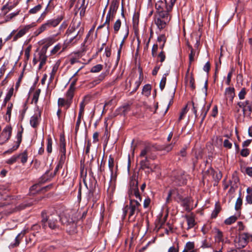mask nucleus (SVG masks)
I'll return each instance as SVG.
<instances>
[{
  "mask_svg": "<svg viewBox=\"0 0 252 252\" xmlns=\"http://www.w3.org/2000/svg\"><path fill=\"white\" fill-rule=\"evenodd\" d=\"M194 244L193 242H189L186 244L185 249L183 252H187V251L194 250Z\"/></svg>",
  "mask_w": 252,
  "mask_h": 252,
  "instance_id": "38",
  "label": "nucleus"
},
{
  "mask_svg": "<svg viewBox=\"0 0 252 252\" xmlns=\"http://www.w3.org/2000/svg\"><path fill=\"white\" fill-rule=\"evenodd\" d=\"M84 32V28L80 21L74 20L68 28L66 34L67 43L74 44L82 37Z\"/></svg>",
  "mask_w": 252,
  "mask_h": 252,
  "instance_id": "1",
  "label": "nucleus"
},
{
  "mask_svg": "<svg viewBox=\"0 0 252 252\" xmlns=\"http://www.w3.org/2000/svg\"><path fill=\"white\" fill-rule=\"evenodd\" d=\"M24 236V234L19 233L15 238V242L14 243H11L10 245V246L11 248H14L15 247L18 246L19 244L21 239L22 238V237Z\"/></svg>",
  "mask_w": 252,
  "mask_h": 252,
  "instance_id": "30",
  "label": "nucleus"
},
{
  "mask_svg": "<svg viewBox=\"0 0 252 252\" xmlns=\"http://www.w3.org/2000/svg\"><path fill=\"white\" fill-rule=\"evenodd\" d=\"M250 154V151L248 149H243L241 151V155L244 157H247Z\"/></svg>",
  "mask_w": 252,
  "mask_h": 252,
  "instance_id": "62",
  "label": "nucleus"
},
{
  "mask_svg": "<svg viewBox=\"0 0 252 252\" xmlns=\"http://www.w3.org/2000/svg\"><path fill=\"white\" fill-rule=\"evenodd\" d=\"M171 16L169 13H160L155 15V23L158 29L161 31L164 29L170 21Z\"/></svg>",
  "mask_w": 252,
  "mask_h": 252,
  "instance_id": "4",
  "label": "nucleus"
},
{
  "mask_svg": "<svg viewBox=\"0 0 252 252\" xmlns=\"http://www.w3.org/2000/svg\"><path fill=\"white\" fill-rule=\"evenodd\" d=\"M42 8V6L41 4H38L37 5L34 6L33 8L31 9L29 11V13L30 14H35L38 12L39 11L41 10Z\"/></svg>",
  "mask_w": 252,
  "mask_h": 252,
  "instance_id": "43",
  "label": "nucleus"
},
{
  "mask_svg": "<svg viewBox=\"0 0 252 252\" xmlns=\"http://www.w3.org/2000/svg\"><path fill=\"white\" fill-rule=\"evenodd\" d=\"M88 2H86V0H78L77 2V6L87 7Z\"/></svg>",
  "mask_w": 252,
  "mask_h": 252,
  "instance_id": "63",
  "label": "nucleus"
},
{
  "mask_svg": "<svg viewBox=\"0 0 252 252\" xmlns=\"http://www.w3.org/2000/svg\"><path fill=\"white\" fill-rule=\"evenodd\" d=\"M41 112L40 110L37 109L35 114L31 117L30 120V124L33 127H36L39 124V122L40 119Z\"/></svg>",
  "mask_w": 252,
  "mask_h": 252,
  "instance_id": "11",
  "label": "nucleus"
},
{
  "mask_svg": "<svg viewBox=\"0 0 252 252\" xmlns=\"http://www.w3.org/2000/svg\"><path fill=\"white\" fill-rule=\"evenodd\" d=\"M108 166L111 172V178L110 180V182L112 184L113 183L116 182L117 175L113 171L114 167V162L113 158L111 156L109 157L108 159Z\"/></svg>",
  "mask_w": 252,
  "mask_h": 252,
  "instance_id": "10",
  "label": "nucleus"
},
{
  "mask_svg": "<svg viewBox=\"0 0 252 252\" xmlns=\"http://www.w3.org/2000/svg\"><path fill=\"white\" fill-rule=\"evenodd\" d=\"M94 191L90 190L88 194V199L89 200H92L94 202L96 200V198H94Z\"/></svg>",
  "mask_w": 252,
  "mask_h": 252,
  "instance_id": "64",
  "label": "nucleus"
},
{
  "mask_svg": "<svg viewBox=\"0 0 252 252\" xmlns=\"http://www.w3.org/2000/svg\"><path fill=\"white\" fill-rule=\"evenodd\" d=\"M191 51L189 55V63L191 64V62L194 61V57L195 56V52L192 47L190 48Z\"/></svg>",
  "mask_w": 252,
  "mask_h": 252,
  "instance_id": "55",
  "label": "nucleus"
},
{
  "mask_svg": "<svg viewBox=\"0 0 252 252\" xmlns=\"http://www.w3.org/2000/svg\"><path fill=\"white\" fill-rule=\"evenodd\" d=\"M232 143L227 139H226L223 142V146L227 149H231L232 147Z\"/></svg>",
  "mask_w": 252,
  "mask_h": 252,
  "instance_id": "60",
  "label": "nucleus"
},
{
  "mask_svg": "<svg viewBox=\"0 0 252 252\" xmlns=\"http://www.w3.org/2000/svg\"><path fill=\"white\" fill-rule=\"evenodd\" d=\"M60 151L61 154H66L65 150V139L63 137H61L60 142Z\"/></svg>",
  "mask_w": 252,
  "mask_h": 252,
  "instance_id": "27",
  "label": "nucleus"
},
{
  "mask_svg": "<svg viewBox=\"0 0 252 252\" xmlns=\"http://www.w3.org/2000/svg\"><path fill=\"white\" fill-rule=\"evenodd\" d=\"M60 63H56L53 66L52 68V70L51 72L50 73L51 74L55 76V74L56 73L59 66Z\"/></svg>",
  "mask_w": 252,
  "mask_h": 252,
  "instance_id": "52",
  "label": "nucleus"
},
{
  "mask_svg": "<svg viewBox=\"0 0 252 252\" xmlns=\"http://www.w3.org/2000/svg\"><path fill=\"white\" fill-rule=\"evenodd\" d=\"M32 46H29L25 50V62H27L30 57V52L31 51Z\"/></svg>",
  "mask_w": 252,
  "mask_h": 252,
  "instance_id": "40",
  "label": "nucleus"
},
{
  "mask_svg": "<svg viewBox=\"0 0 252 252\" xmlns=\"http://www.w3.org/2000/svg\"><path fill=\"white\" fill-rule=\"evenodd\" d=\"M114 16H115V15H114L113 14H112L109 12H108V13L107 14L106 20L104 23V25H107V29H108L109 28V24H110V21L113 20Z\"/></svg>",
  "mask_w": 252,
  "mask_h": 252,
  "instance_id": "33",
  "label": "nucleus"
},
{
  "mask_svg": "<svg viewBox=\"0 0 252 252\" xmlns=\"http://www.w3.org/2000/svg\"><path fill=\"white\" fill-rule=\"evenodd\" d=\"M210 104H208L207 106L204 105V106L203 107V108L202 109V112L200 116V117H201V123H202L203 121L204 120V119L206 117V116L209 110L210 109Z\"/></svg>",
  "mask_w": 252,
  "mask_h": 252,
  "instance_id": "21",
  "label": "nucleus"
},
{
  "mask_svg": "<svg viewBox=\"0 0 252 252\" xmlns=\"http://www.w3.org/2000/svg\"><path fill=\"white\" fill-rule=\"evenodd\" d=\"M33 203L32 202H27V203H23L19 206H17L15 208H11L9 206H5L4 209H3V206H0V211L3 214L5 215H9L10 214L18 211H20L21 210L24 209L25 208L27 207H29L32 206Z\"/></svg>",
  "mask_w": 252,
  "mask_h": 252,
  "instance_id": "5",
  "label": "nucleus"
},
{
  "mask_svg": "<svg viewBox=\"0 0 252 252\" xmlns=\"http://www.w3.org/2000/svg\"><path fill=\"white\" fill-rule=\"evenodd\" d=\"M121 26V21L120 19H118L114 25V30L115 32L117 33L120 30Z\"/></svg>",
  "mask_w": 252,
  "mask_h": 252,
  "instance_id": "47",
  "label": "nucleus"
},
{
  "mask_svg": "<svg viewBox=\"0 0 252 252\" xmlns=\"http://www.w3.org/2000/svg\"><path fill=\"white\" fill-rule=\"evenodd\" d=\"M186 218L187 220V223H188V229H190L195 225V222L194 218L193 216H186Z\"/></svg>",
  "mask_w": 252,
  "mask_h": 252,
  "instance_id": "20",
  "label": "nucleus"
},
{
  "mask_svg": "<svg viewBox=\"0 0 252 252\" xmlns=\"http://www.w3.org/2000/svg\"><path fill=\"white\" fill-rule=\"evenodd\" d=\"M188 111L187 110V106H186L182 110V112H181L180 117L179 118V121H181L182 119H183L184 115L187 113Z\"/></svg>",
  "mask_w": 252,
  "mask_h": 252,
  "instance_id": "57",
  "label": "nucleus"
},
{
  "mask_svg": "<svg viewBox=\"0 0 252 252\" xmlns=\"http://www.w3.org/2000/svg\"><path fill=\"white\" fill-rule=\"evenodd\" d=\"M74 89L71 88L69 87L68 90H67L65 96L66 97V99H67L68 100L70 101L72 103V99L73 98V97L74 96V93L75 91Z\"/></svg>",
  "mask_w": 252,
  "mask_h": 252,
  "instance_id": "28",
  "label": "nucleus"
},
{
  "mask_svg": "<svg viewBox=\"0 0 252 252\" xmlns=\"http://www.w3.org/2000/svg\"><path fill=\"white\" fill-rule=\"evenodd\" d=\"M52 139L51 137L49 136L47 138V151L48 153H51L52 152Z\"/></svg>",
  "mask_w": 252,
  "mask_h": 252,
  "instance_id": "37",
  "label": "nucleus"
},
{
  "mask_svg": "<svg viewBox=\"0 0 252 252\" xmlns=\"http://www.w3.org/2000/svg\"><path fill=\"white\" fill-rule=\"evenodd\" d=\"M166 82V74H164L159 83V87L161 90H163L165 87Z\"/></svg>",
  "mask_w": 252,
  "mask_h": 252,
  "instance_id": "42",
  "label": "nucleus"
},
{
  "mask_svg": "<svg viewBox=\"0 0 252 252\" xmlns=\"http://www.w3.org/2000/svg\"><path fill=\"white\" fill-rule=\"evenodd\" d=\"M149 158H141L140 161V168L142 169H150Z\"/></svg>",
  "mask_w": 252,
  "mask_h": 252,
  "instance_id": "18",
  "label": "nucleus"
},
{
  "mask_svg": "<svg viewBox=\"0 0 252 252\" xmlns=\"http://www.w3.org/2000/svg\"><path fill=\"white\" fill-rule=\"evenodd\" d=\"M17 156H19V158H21V161L22 163H25L27 161L28 153L26 150L21 154L17 155Z\"/></svg>",
  "mask_w": 252,
  "mask_h": 252,
  "instance_id": "32",
  "label": "nucleus"
},
{
  "mask_svg": "<svg viewBox=\"0 0 252 252\" xmlns=\"http://www.w3.org/2000/svg\"><path fill=\"white\" fill-rule=\"evenodd\" d=\"M14 92V89L13 88H11L8 91V92L6 94V95L4 99L3 104L2 105L1 107H5L6 106V103L10 99L11 96H12Z\"/></svg>",
  "mask_w": 252,
  "mask_h": 252,
  "instance_id": "22",
  "label": "nucleus"
},
{
  "mask_svg": "<svg viewBox=\"0 0 252 252\" xmlns=\"http://www.w3.org/2000/svg\"><path fill=\"white\" fill-rule=\"evenodd\" d=\"M157 40L159 43H165L166 41V37L164 34H161L158 36Z\"/></svg>",
  "mask_w": 252,
  "mask_h": 252,
  "instance_id": "51",
  "label": "nucleus"
},
{
  "mask_svg": "<svg viewBox=\"0 0 252 252\" xmlns=\"http://www.w3.org/2000/svg\"><path fill=\"white\" fill-rule=\"evenodd\" d=\"M32 25H28L24 26L22 29H21L18 33L13 37V41H16L18 39L22 37L27 32H28L29 30L32 27Z\"/></svg>",
  "mask_w": 252,
  "mask_h": 252,
  "instance_id": "12",
  "label": "nucleus"
},
{
  "mask_svg": "<svg viewBox=\"0 0 252 252\" xmlns=\"http://www.w3.org/2000/svg\"><path fill=\"white\" fill-rule=\"evenodd\" d=\"M12 132V127L11 126H6L2 130L1 133L0 135V138L1 139L2 142L7 141L11 137Z\"/></svg>",
  "mask_w": 252,
  "mask_h": 252,
  "instance_id": "9",
  "label": "nucleus"
},
{
  "mask_svg": "<svg viewBox=\"0 0 252 252\" xmlns=\"http://www.w3.org/2000/svg\"><path fill=\"white\" fill-rule=\"evenodd\" d=\"M85 104L84 101H82L80 104V109L78 114L79 116H82L84 111Z\"/></svg>",
  "mask_w": 252,
  "mask_h": 252,
  "instance_id": "58",
  "label": "nucleus"
},
{
  "mask_svg": "<svg viewBox=\"0 0 252 252\" xmlns=\"http://www.w3.org/2000/svg\"><path fill=\"white\" fill-rule=\"evenodd\" d=\"M13 108V104L12 103H9L7 106V111H6V115H8V118L6 117V120L9 121L10 120L11 114L12 109Z\"/></svg>",
  "mask_w": 252,
  "mask_h": 252,
  "instance_id": "39",
  "label": "nucleus"
},
{
  "mask_svg": "<svg viewBox=\"0 0 252 252\" xmlns=\"http://www.w3.org/2000/svg\"><path fill=\"white\" fill-rule=\"evenodd\" d=\"M215 239L216 242L218 243L220 242H223L224 240L223 238V233L219 229H217L216 230V234L215 236Z\"/></svg>",
  "mask_w": 252,
  "mask_h": 252,
  "instance_id": "25",
  "label": "nucleus"
},
{
  "mask_svg": "<svg viewBox=\"0 0 252 252\" xmlns=\"http://www.w3.org/2000/svg\"><path fill=\"white\" fill-rule=\"evenodd\" d=\"M23 132V128H22V129L20 130H18L17 133L16 135V144L15 145V147L14 148V149H17L18 147H19V145L22 141V133Z\"/></svg>",
  "mask_w": 252,
  "mask_h": 252,
  "instance_id": "23",
  "label": "nucleus"
},
{
  "mask_svg": "<svg viewBox=\"0 0 252 252\" xmlns=\"http://www.w3.org/2000/svg\"><path fill=\"white\" fill-rule=\"evenodd\" d=\"M19 11H17L16 12L11 13L8 15H7L5 17V22H7L10 21L12 19L16 16L19 14Z\"/></svg>",
  "mask_w": 252,
  "mask_h": 252,
  "instance_id": "45",
  "label": "nucleus"
},
{
  "mask_svg": "<svg viewBox=\"0 0 252 252\" xmlns=\"http://www.w3.org/2000/svg\"><path fill=\"white\" fill-rule=\"evenodd\" d=\"M237 220V217L235 216H232L229 218L226 219L224 221V223L227 225H230L234 223Z\"/></svg>",
  "mask_w": 252,
  "mask_h": 252,
  "instance_id": "34",
  "label": "nucleus"
},
{
  "mask_svg": "<svg viewBox=\"0 0 252 252\" xmlns=\"http://www.w3.org/2000/svg\"><path fill=\"white\" fill-rule=\"evenodd\" d=\"M128 29L127 28L126 30V35L124 38V39H123V40L122 41L120 45V48L118 51V56H117V60L119 61V59H120V54H121V50H122V46L124 43V42H125V39L128 36Z\"/></svg>",
  "mask_w": 252,
  "mask_h": 252,
  "instance_id": "31",
  "label": "nucleus"
},
{
  "mask_svg": "<svg viewBox=\"0 0 252 252\" xmlns=\"http://www.w3.org/2000/svg\"><path fill=\"white\" fill-rule=\"evenodd\" d=\"M150 152V148L149 147H145L143 149H142L140 152L139 155V158H148V155Z\"/></svg>",
  "mask_w": 252,
  "mask_h": 252,
  "instance_id": "29",
  "label": "nucleus"
},
{
  "mask_svg": "<svg viewBox=\"0 0 252 252\" xmlns=\"http://www.w3.org/2000/svg\"><path fill=\"white\" fill-rule=\"evenodd\" d=\"M233 72H234V69H233V68H232L231 71L227 74V80L226 81V83L227 85H229L230 84V83L231 82L232 75V73Z\"/></svg>",
  "mask_w": 252,
  "mask_h": 252,
  "instance_id": "53",
  "label": "nucleus"
},
{
  "mask_svg": "<svg viewBox=\"0 0 252 252\" xmlns=\"http://www.w3.org/2000/svg\"><path fill=\"white\" fill-rule=\"evenodd\" d=\"M134 196L137 199L136 200H138L140 203L141 202L142 198L138 190L137 183H136V186H133L132 188L131 189L130 191V196Z\"/></svg>",
  "mask_w": 252,
  "mask_h": 252,
  "instance_id": "15",
  "label": "nucleus"
},
{
  "mask_svg": "<svg viewBox=\"0 0 252 252\" xmlns=\"http://www.w3.org/2000/svg\"><path fill=\"white\" fill-rule=\"evenodd\" d=\"M176 183L179 186H182L187 183L186 175L183 172L179 173L176 177Z\"/></svg>",
  "mask_w": 252,
  "mask_h": 252,
  "instance_id": "13",
  "label": "nucleus"
},
{
  "mask_svg": "<svg viewBox=\"0 0 252 252\" xmlns=\"http://www.w3.org/2000/svg\"><path fill=\"white\" fill-rule=\"evenodd\" d=\"M19 158V156H17V155H14L11 157L10 158L8 159L6 162L9 164H12L15 163L18 158Z\"/></svg>",
  "mask_w": 252,
  "mask_h": 252,
  "instance_id": "44",
  "label": "nucleus"
},
{
  "mask_svg": "<svg viewBox=\"0 0 252 252\" xmlns=\"http://www.w3.org/2000/svg\"><path fill=\"white\" fill-rule=\"evenodd\" d=\"M173 147V145L172 144H169L161 148V150L166 151V152H168L172 150Z\"/></svg>",
  "mask_w": 252,
  "mask_h": 252,
  "instance_id": "59",
  "label": "nucleus"
},
{
  "mask_svg": "<svg viewBox=\"0 0 252 252\" xmlns=\"http://www.w3.org/2000/svg\"><path fill=\"white\" fill-rule=\"evenodd\" d=\"M242 204V199L241 198L240 196L239 197L236 202L235 203V209L238 210L240 208Z\"/></svg>",
  "mask_w": 252,
  "mask_h": 252,
  "instance_id": "54",
  "label": "nucleus"
},
{
  "mask_svg": "<svg viewBox=\"0 0 252 252\" xmlns=\"http://www.w3.org/2000/svg\"><path fill=\"white\" fill-rule=\"evenodd\" d=\"M106 76V73H102L100 75L98 76V78L96 79L95 80H94L92 82L90 83L91 85V87H94L96 85L99 84L101 81H102L104 78Z\"/></svg>",
  "mask_w": 252,
  "mask_h": 252,
  "instance_id": "26",
  "label": "nucleus"
},
{
  "mask_svg": "<svg viewBox=\"0 0 252 252\" xmlns=\"http://www.w3.org/2000/svg\"><path fill=\"white\" fill-rule=\"evenodd\" d=\"M140 206L141 203L138 200L130 199L129 205H126L123 209L124 218L128 213V219L130 221H135L136 216L140 211Z\"/></svg>",
  "mask_w": 252,
  "mask_h": 252,
  "instance_id": "3",
  "label": "nucleus"
},
{
  "mask_svg": "<svg viewBox=\"0 0 252 252\" xmlns=\"http://www.w3.org/2000/svg\"><path fill=\"white\" fill-rule=\"evenodd\" d=\"M245 112L247 111H249L251 112H252V101L250 100H246L245 104Z\"/></svg>",
  "mask_w": 252,
  "mask_h": 252,
  "instance_id": "46",
  "label": "nucleus"
},
{
  "mask_svg": "<svg viewBox=\"0 0 252 252\" xmlns=\"http://www.w3.org/2000/svg\"><path fill=\"white\" fill-rule=\"evenodd\" d=\"M225 95L226 99H229L232 102L235 96V89L234 88L228 87L225 89Z\"/></svg>",
  "mask_w": 252,
  "mask_h": 252,
  "instance_id": "16",
  "label": "nucleus"
},
{
  "mask_svg": "<svg viewBox=\"0 0 252 252\" xmlns=\"http://www.w3.org/2000/svg\"><path fill=\"white\" fill-rule=\"evenodd\" d=\"M249 236L246 233H243L235 240V247L237 249H242L244 248L248 242Z\"/></svg>",
  "mask_w": 252,
  "mask_h": 252,
  "instance_id": "7",
  "label": "nucleus"
},
{
  "mask_svg": "<svg viewBox=\"0 0 252 252\" xmlns=\"http://www.w3.org/2000/svg\"><path fill=\"white\" fill-rule=\"evenodd\" d=\"M61 18H58L56 19H51L47 21L46 23L42 24L38 29L36 31L35 33L36 35H38L46 30L55 27L62 21Z\"/></svg>",
  "mask_w": 252,
  "mask_h": 252,
  "instance_id": "6",
  "label": "nucleus"
},
{
  "mask_svg": "<svg viewBox=\"0 0 252 252\" xmlns=\"http://www.w3.org/2000/svg\"><path fill=\"white\" fill-rule=\"evenodd\" d=\"M39 62H40L39 65V69H41L42 66L45 64L47 61V56L44 51H40L39 54Z\"/></svg>",
  "mask_w": 252,
  "mask_h": 252,
  "instance_id": "17",
  "label": "nucleus"
},
{
  "mask_svg": "<svg viewBox=\"0 0 252 252\" xmlns=\"http://www.w3.org/2000/svg\"><path fill=\"white\" fill-rule=\"evenodd\" d=\"M157 14L162 13H169L167 9V3L166 0H159L156 3Z\"/></svg>",
  "mask_w": 252,
  "mask_h": 252,
  "instance_id": "8",
  "label": "nucleus"
},
{
  "mask_svg": "<svg viewBox=\"0 0 252 252\" xmlns=\"http://www.w3.org/2000/svg\"><path fill=\"white\" fill-rule=\"evenodd\" d=\"M40 92V89H37L34 92L33 94L32 101H33L35 103H36L38 101Z\"/></svg>",
  "mask_w": 252,
  "mask_h": 252,
  "instance_id": "41",
  "label": "nucleus"
},
{
  "mask_svg": "<svg viewBox=\"0 0 252 252\" xmlns=\"http://www.w3.org/2000/svg\"><path fill=\"white\" fill-rule=\"evenodd\" d=\"M246 94V90L245 88H242L238 94L240 99H244Z\"/></svg>",
  "mask_w": 252,
  "mask_h": 252,
  "instance_id": "50",
  "label": "nucleus"
},
{
  "mask_svg": "<svg viewBox=\"0 0 252 252\" xmlns=\"http://www.w3.org/2000/svg\"><path fill=\"white\" fill-rule=\"evenodd\" d=\"M158 50V45L157 44H154L153 46L152 49V55L153 57L157 56V52Z\"/></svg>",
  "mask_w": 252,
  "mask_h": 252,
  "instance_id": "56",
  "label": "nucleus"
},
{
  "mask_svg": "<svg viewBox=\"0 0 252 252\" xmlns=\"http://www.w3.org/2000/svg\"><path fill=\"white\" fill-rule=\"evenodd\" d=\"M42 219L41 223L43 227L45 228L46 226V223L48 222V226L52 229H56L59 228V221L60 219L62 223L69 224L74 222V220L71 218H67L66 216H62L61 218L57 215H52L49 216L47 218L44 217V213H42Z\"/></svg>",
  "mask_w": 252,
  "mask_h": 252,
  "instance_id": "2",
  "label": "nucleus"
},
{
  "mask_svg": "<svg viewBox=\"0 0 252 252\" xmlns=\"http://www.w3.org/2000/svg\"><path fill=\"white\" fill-rule=\"evenodd\" d=\"M177 0H170L169 4H167V9L169 12L172 10L173 6Z\"/></svg>",
  "mask_w": 252,
  "mask_h": 252,
  "instance_id": "61",
  "label": "nucleus"
},
{
  "mask_svg": "<svg viewBox=\"0 0 252 252\" xmlns=\"http://www.w3.org/2000/svg\"><path fill=\"white\" fill-rule=\"evenodd\" d=\"M103 68V65L100 64H96L92 67L90 71L93 73H97L100 71Z\"/></svg>",
  "mask_w": 252,
  "mask_h": 252,
  "instance_id": "36",
  "label": "nucleus"
},
{
  "mask_svg": "<svg viewBox=\"0 0 252 252\" xmlns=\"http://www.w3.org/2000/svg\"><path fill=\"white\" fill-rule=\"evenodd\" d=\"M119 5V1L118 0H112L109 7L108 12L115 15Z\"/></svg>",
  "mask_w": 252,
  "mask_h": 252,
  "instance_id": "14",
  "label": "nucleus"
},
{
  "mask_svg": "<svg viewBox=\"0 0 252 252\" xmlns=\"http://www.w3.org/2000/svg\"><path fill=\"white\" fill-rule=\"evenodd\" d=\"M139 22V17L138 16L134 14L133 17V28L134 29H136L138 27Z\"/></svg>",
  "mask_w": 252,
  "mask_h": 252,
  "instance_id": "49",
  "label": "nucleus"
},
{
  "mask_svg": "<svg viewBox=\"0 0 252 252\" xmlns=\"http://www.w3.org/2000/svg\"><path fill=\"white\" fill-rule=\"evenodd\" d=\"M62 47L61 44L59 43L57 44L54 48L51 50V53L52 54H55L60 51Z\"/></svg>",
  "mask_w": 252,
  "mask_h": 252,
  "instance_id": "48",
  "label": "nucleus"
},
{
  "mask_svg": "<svg viewBox=\"0 0 252 252\" xmlns=\"http://www.w3.org/2000/svg\"><path fill=\"white\" fill-rule=\"evenodd\" d=\"M71 102H70L67 99H65L63 98H59L58 100V104L59 107H63V106H66V109H68L70 105Z\"/></svg>",
  "mask_w": 252,
  "mask_h": 252,
  "instance_id": "19",
  "label": "nucleus"
},
{
  "mask_svg": "<svg viewBox=\"0 0 252 252\" xmlns=\"http://www.w3.org/2000/svg\"><path fill=\"white\" fill-rule=\"evenodd\" d=\"M191 201V199L190 198H185L182 200V205L186 208V210L187 211L190 210V204Z\"/></svg>",
  "mask_w": 252,
  "mask_h": 252,
  "instance_id": "24",
  "label": "nucleus"
},
{
  "mask_svg": "<svg viewBox=\"0 0 252 252\" xmlns=\"http://www.w3.org/2000/svg\"><path fill=\"white\" fill-rule=\"evenodd\" d=\"M151 86L149 84L145 85L143 88V93L146 96H149L151 93Z\"/></svg>",
  "mask_w": 252,
  "mask_h": 252,
  "instance_id": "35",
  "label": "nucleus"
}]
</instances>
